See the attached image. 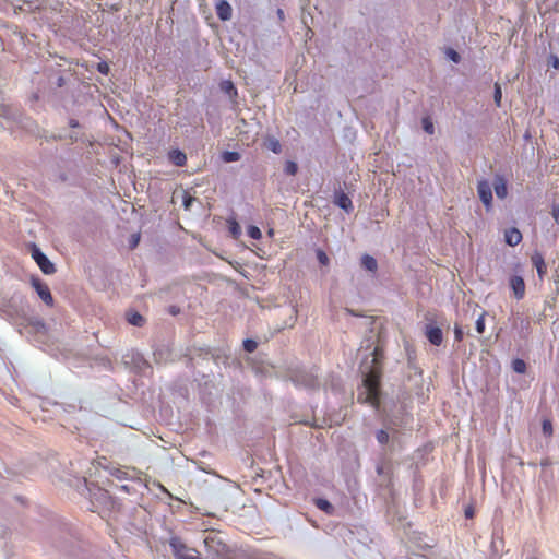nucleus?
Masks as SVG:
<instances>
[{
  "instance_id": "30",
  "label": "nucleus",
  "mask_w": 559,
  "mask_h": 559,
  "mask_svg": "<svg viewBox=\"0 0 559 559\" xmlns=\"http://www.w3.org/2000/svg\"><path fill=\"white\" fill-rule=\"evenodd\" d=\"M298 164L292 160L285 163L284 171L287 176H295L298 173Z\"/></svg>"
},
{
  "instance_id": "12",
  "label": "nucleus",
  "mask_w": 559,
  "mask_h": 559,
  "mask_svg": "<svg viewBox=\"0 0 559 559\" xmlns=\"http://www.w3.org/2000/svg\"><path fill=\"white\" fill-rule=\"evenodd\" d=\"M510 289L513 290L516 300L523 299L525 296V282L523 276L511 275L509 278Z\"/></svg>"
},
{
  "instance_id": "41",
  "label": "nucleus",
  "mask_w": 559,
  "mask_h": 559,
  "mask_svg": "<svg viewBox=\"0 0 559 559\" xmlns=\"http://www.w3.org/2000/svg\"><path fill=\"white\" fill-rule=\"evenodd\" d=\"M67 139H69V142L71 144L78 143L79 141H82V142L84 141V136L79 135L76 132H71L70 134H68Z\"/></svg>"
},
{
  "instance_id": "23",
  "label": "nucleus",
  "mask_w": 559,
  "mask_h": 559,
  "mask_svg": "<svg viewBox=\"0 0 559 559\" xmlns=\"http://www.w3.org/2000/svg\"><path fill=\"white\" fill-rule=\"evenodd\" d=\"M127 322H129L133 326L141 328L145 324V318L138 311H129L126 314Z\"/></svg>"
},
{
  "instance_id": "27",
  "label": "nucleus",
  "mask_w": 559,
  "mask_h": 559,
  "mask_svg": "<svg viewBox=\"0 0 559 559\" xmlns=\"http://www.w3.org/2000/svg\"><path fill=\"white\" fill-rule=\"evenodd\" d=\"M316 507L323 511L325 514H333L334 507L332 506L330 500L318 498L316 499Z\"/></svg>"
},
{
  "instance_id": "37",
  "label": "nucleus",
  "mask_w": 559,
  "mask_h": 559,
  "mask_svg": "<svg viewBox=\"0 0 559 559\" xmlns=\"http://www.w3.org/2000/svg\"><path fill=\"white\" fill-rule=\"evenodd\" d=\"M542 432H544L545 436H550L554 433V427H551L549 419H544V421H542Z\"/></svg>"
},
{
  "instance_id": "31",
  "label": "nucleus",
  "mask_w": 559,
  "mask_h": 559,
  "mask_svg": "<svg viewBox=\"0 0 559 559\" xmlns=\"http://www.w3.org/2000/svg\"><path fill=\"white\" fill-rule=\"evenodd\" d=\"M257 346L258 343L255 340L247 338L242 341V348H245V350L249 354H252L255 350Z\"/></svg>"
},
{
  "instance_id": "24",
  "label": "nucleus",
  "mask_w": 559,
  "mask_h": 559,
  "mask_svg": "<svg viewBox=\"0 0 559 559\" xmlns=\"http://www.w3.org/2000/svg\"><path fill=\"white\" fill-rule=\"evenodd\" d=\"M264 147L275 154H280L283 152V145L273 135H269L266 138V141H264Z\"/></svg>"
},
{
  "instance_id": "1",
  "label": "nucleus",
  "mask_w": 559,
  "mask_h": 559,
  "mask_svg": "<svg viewBox=\"0 0 559 559\" xmlns=\"http://www.w3.org/2000/svg\"><path fill=\"white\" fill-rule=\"evenodd\" d=\"M370 336L364 341L362 348L370 350V359L367 357L361 365L362 386L357 392V402L369 404L371 407L378 408L380 405V378L381 362L383 361V347L373 346L379 342V334L370 331Z\"/></svg>"
},
{
  "instance_id": "26",
  "label": "nucleus",
  "mask_w": 559,
  "mask_h": 559,
  "mask_svg": "<svg viewBox=\"0 0 559 559\" xmlns=\"http://www.w3.org/2000/svg\"><path fill=\"white\" fill-rule=\"evenodd\" d=\"M221 90L227 94L231 99L238 96V90L231 81H223L221 83Z\"/></svg>"
},
{
  "instance_id": "32",
  "label": "nucleus",
  "mask_w": 559,
  "mask_h": 559,
  "mask_svg": "<svg viewBox=\"0 0 559 559\" xmlns=\"http://www.w3.org/2000/svg\"><path fill=\"white\" fill-rule=\"evenodd\" d=\"M501 98H502L501 85H500V83H495L493 102H495L496 106H498V107L501 106Z\"/></svg>"
},
{
  "instance_id": "40",
  "label": "nucleus",
  "mask_w": 559,
  "mask_h": 559,
  "mask_svg": "<svg viewBox=\"0 0 559 559\" xmlns=\"http://www.w3.org/2000/svg\"><path fill=\"white\" fill-rule=\"evenodd\" d=\"M195 198L190 195L189 193H185L183 195V207L185 210H190L192 206V203L194 202Z\"/></svg>"
},
{
  "instance_id": "43",
  "label": "nucleus",
  "mask_w": 559,
  "mask_h": 559,
  "mask_svg": "<svg viewBox=\"0 0 559 559\" xmlns=\"http://www.w3.org/2000/svg\"><path fill=\"white\" fill-rule=\"evenodd\" d=\"M96 70H98L100 74L107 75L109 72V66L107 62H100L96 66Z\"/></svg>"
},
{
  "instance_id": "19",
  "label": "nucleus",
  "mask_w": 559,
  "mask_h": 559,
  "mask_svg": "<svg viewBox=\"0 0 559 559\" xmlns=\"http://www.w3.org/2000/svg\"><path fill=\"white\" fill-rule=\"evenodd\" d=\"M514 329L518 330L520 337L526 338L531 333V321L525 318H516Z\"/></svg>"
},
{
  "instance_id": "4",
  "label": "nucleus",
  "mask_w": 559,
  "mask_h": 559,
  "mask_svg": "<svg viewBox=\"0 0 559 559\" xmlns=\"http://www.w3.org/2000/svg\"><path fill=\"white\" fill-rule=\"evenodd\" d=\"M169 547L175 559H202L194 548L188 547L183 540L177 536H173L169 539Z\"/></svg>"
},
{
  "instance_id": "14",
  "label": "nucleus",
  "mask_w": 559,
  "mask_h": 559,
  "mask_svg": "<svg viewBox=\"0 0 559 559\" xmlns=\"http://www.w3.org/2000/svg\"><path fill=\"white\" fill-rule=\"evenodd\" d=\"M425 336L433 346H440L442 343V330L432 324L425 325Z\"/></svg>"
},
{
  "instance_id": "35",
  "label": "nucleus",
  "mask_w": 559,
  "mask_h": 559,
  "mask_svg": "<svg viewBox=\"0 0 559 559\" xmlns=\"http://www.w3.org/2000/svg\"><path fill=\"white\" fill-rule=\"evenodd\" d=\"M423 130L427 132L428 134H433V122L431 121V118L426 116L423 118Z\"/></svg>"
},
{
  "instance_id": "22",
  "label": "nucleus",
  "mask_w": 559,
  "mask_h": 559,
  "mask_svg": "<svg viewBox=\"0 0 559 559\" xmlns=\"http://www.w3.org/2000/svg\"><path fill=\"white\" fill-rule=\"evenodd\" d=\"M361 267L371 273H376L378 270V262L372 255L364 254L361 257Z\"/></svg>"
},
{
  "instance_id": "44",
  "label": "nucleus",
  "mask_w": 559,
  "mask_h": 559,
  "mask_svg": "<svg viewBox=\"0 0 559 559\" xmlns=\"http://www.w3.org/2000/svg\"><path fill=\"white\" fill-rule=\"evenodd\" d=\"M116 488L122 490L127 495H131L136 491L132 486L127 485V484L121 485V486H116Z\"/></svg>"
},
{
  "instance_id": "45",
  "label": "nucleus",
  "mask_w": 559,
  "mask_h": 559,
  "mask_svg": "<svg viewBox=\"0 0 559 559\" xmlns=\"http://www.w3.org/2000/svg\"><path fill=\"white\" fill-rule=\"evenodd\" d=\"M463 330L460 325H455L454 328V337H455V341L457 342H462L463 340Z\"/></svg>"
},
{
  "instance_id": "56",
  "label": "nucleus",
  "mask_w": 559,
  "mask_h": 559,
  "mask_svg": "<svg viewBox=\"0 0 559 559\" xmlns=\"http://www.w3.org/2000/svg\"><path fill=\"white\" fill-rule=\"evenodd\" d=\"M60 179H61L62 181H64V180H66V176H64V175H61V176H60Z\"/></svg>"
},
{
  "instance_id": "15",
  "label": "nucleus",
  "mask_w": 559,
  "mask_h": 559,
  "mask_svg": "<svg viewBox=\"0 0 559 559\" xmlns=\"http://www.w3.org/2000/svg\"><path fill=\"white\" fill-rule=\"evenodd\" d=\"M496 197L499 199H506L508 197V183L502 175H495L492 187Z\"/></svg>"
},
{
  "instance_id": "17",
  "label": "nucleus",
  "mask_w": 559,
  "mask_h": 559,
  "mask_svg": "<svg viewBox=\"0 0 559 559\" xmlns=\"http://www.w3.org/2000/svg\"><path fill=\"white\" fill-rule=\"evenodd\" d=\"M523 240V236L521 235L520 230L516 228H509L506 229V233H503V241L510 247L518 246Z\"/></svg>"
},
{
  "instance_id": "20",
  "label": "nucleus",
  "mask_w": 559,
  "mask_h": 559,
  "mask_svg": "<svg viewBox=\"0 0 559 559\" xmlns=\"http://www.w3.org/2000/svg\"><path fill=\"white\" fill-rule=\"evenodd\" d=\"M231 5L225 1L222 0L216 4V15L222 21H227L231 19Z\"/></svg>"
},
{
  "instance_id": "54",
  "label": "nucleus",
  "mask_w": 559,
  "mask_h": 559,
  "mask_svg": "<svg viewBox=\"0 0 559 559\" xmlns=\"http://www.w3.org/2000/svg\"><path fill=\"white\" fill-rule=\"evenodd\" d=\"M309 4V0H301V7H306Z\"/></svg>"
},
{
  "instance_id": "28",
  "label": "nucleus",
  "mask_w": 559,
  "mask_h": 559,
  "mask_svg": "<svg viewBox=\"0 0 559 559\" xmlns=\"http://www.w3.org/2000/svg\"><path fill=\"white\" fill-rule=\"evenodd\" d=\"M222 158L224 163H237L240 159V154L237 151H224Z\"/></svg>"
},
{
  "instance_id": "6",
  "label": "nucleus",
  "mask_w": 559,
  "mask_h": 559,
  "mask_svg": "<svg viewBox=\"0 0 559 559\" xmlns=\"http://www.w3.org/2000/svg\"><path fill=\"white\" fill-rule=\"evenodd\" d=\"M31 257L34 262L37 263L39 270L43 274L49 276L53 275L56 272V267L52 261L48 259V257L41 252L37 245L31 243Z\"/></svg>"
},
{
  "instance_id": "46",
  "label": "nucleus",
  "mask_w": 559,
  "mask_h": 559,
  "mask_svg": "<svg viewBox=\"0 0 559 559\" xmlns=\"http://www.w3.org/2000/svg\"><path fill=\"white\" fill-rule=\"evenodd\" d=\"M98 497H99L100 500H107V499H109V493H108L107 490L99 488L98 489Z\"/></svg>"
},
{
  "instance_id": "10",
  "label": "nucleus",
  "mask_w": 559,
  "mask_h": 559,
  "mask_svg": "<svg viewBox=\"0 0 559 559\" xmlns=\"http://www.w3.org/2000/svg\"><path fill=\"white\" fill-rule=\"evenodd\" d=\"M477 194L479 197L480 202L484 203L485 209H492V188L491 183L488 180H479L477 182Z\"/></svg>"
},
{
  "instance_id": "55",
  "label": "nucleus",
  "mask_w": 559,
  "mask_h": 559,
  "mask_svg": "<svg viewBox=\"0 0 559 559\" xmlns=\"http://www.w3.org/2000/svg\"><path fill=\"white\" fill-rule=\"evenodd\" d=\"M262 559H278L276 556L269 555Z\"/></svg>"
},
{
  "instance_id": "16",
  "label": "nucleus",
  "mask_w": 559,
  "mask_h": 559,
  "mask_svg": "<svg viewBox=\"0 0 559 559\" xmlns=\"http://www.w3.org/2000/svg\"><path fill=\"white\" fill-rule=\"evenodd\" d=\"M109 475L118 481H140V478L130 475V472L123 467H110Z\"/></svg>"
},
{
  "instance_id": "39",
  "label": "nucleus",
  "mask_w": 559,
  "mask_h": 559,
  "mask_svg": "<svg viewBox=\"0 0 559 559\" xmlns=\"http://www.w3.org/2000/svg\"><path fill=\"white\" fill-rule=\"evenodd\" d=\"M139 243H140V234H133L129 240L130 250L136 249Z\"/></svg>"
},
{
  "instance_id": "18",
  "label": "nucleus",
  "mask_w": 559,
  "mask_h": 559,
  "mask_svg": "<svg viewBox=\"0 0 559 559\" xmlns=\"http://www.w3.org/2000/svg\"><path fill=\"white\" fill-rule=\"evenodd\" d=\"M168 159L177 167H183L187 163V156L185 152L179 148L170 150L168 153Z\"/></svg>"
},
{
  "instance_id": "5",
  "label": "nucleus",
  "mask_w": 559,
  "mask_h": 559,
  "mask_svg": "<svg viewBox=\"0 0 559 559\" xmlns=\"http://www.w3.org/2000/svg\"><path fill=\"white\" fill-rule=\"evenodd\" d=\"M123 365L139 374H145L152 368L145 357L138 350H130L122 357Z\"/></svg>"
},
{
  "instance_id": "8",
  "label": "nucleus",
  "mask_w": 559,
  "mask_h": 559,
  "mask_svg": "<svg viewBox=\"0 0 559 559\" xmlns=\"http://www.w3.org/2000/svg\"><path fill=\"white\" fill-rule=\"evenodd\" d=\"M31 285H32L33 289L36 290V293L39 296L41 301H44L48 307L53 306V302H55L53 296L50 293L46 283L40 281V278L38 276H32Z\"/></svg>"
},
{
  "instance_id": "52",
  "label": "nucleus",
  "mask_w": 559,
  "mask_h": 559,
  "mask_svg": "<svg viewBox=\"0 0 559 559\" xmlns=\"http://www.w3.org/2000/svg\"><path fill=\"white\" fill-rule=\"evenodd\" d=\"M277 16H278V19L283 20L284 19V11L278 9L277 10Z\"/></svg>"
},
{
  "instance_id": "53",
  "label": "nucleus",
  "mask_w": 559,
  "mask_h": 559,
  "mask_svg": "<svg viewBox=\"0 0 559 559\" xmlns=\"http://www.w3.org/2000/svg\"><path fill=\"white\" fill-rule=\"evenodd\" d=\"M53 140H62V139H66V135H53L52 136Z\"/></svg>"
},
{
  "instance_id": "50",
  "label": "nucleus",
  "mask_w": 559,
  "mask_h": 559,
  "mask_svg": "<svg viewBox=\"0 0 559 559\" xmlns=\"http://www.w3.org/2000/svg\"><path fill=\"white\" fill-rule=\"evenodd\" d=\"M178 311H179V309H178L177 307H175V306H171V307H170V313H171L173 316H176V314L178 313Z\"/></svg>"
},
{
  "instance_id": "25",
  "label": "nucleus",
  "mask_w": 559,
  "mask_h": 559,
  "mask_svg": "<svg viewBox=\"0 0 559 559\" xmlns=\"http://www.w3.org/2000/svg\"><path fill=\"white\" fill-rule=\"evenodd\" d=\"M226 224H227V230H229L230 236L234 239H238L241 235V229H240V225L237 222V219L234 217H230L229 219L226 221Z\"/></svg>"
},
{
  "instance_id": "42",
  "label": "nucleus",
  "mask_w": 559,
  "mask_h": 559,
  "mask_svg": "<svg viewBox=\"0 0 559 559\" xmlns=\"http://www.w3.org/2000/svg\"><path fill=\"white\" fill-rule=\"evenodd\" d=\"M550 214H552L555 223L559 226V202H554L552 212H550Z\"/></svg>"
},
{
  "instance_id": "49",
  "label": "nucleus",
  "mask_w": 559,
  "mask_h": 559,
  "mask_svg": "<svg viewBox=\"0 0 559 559\" xmlns=\"http://www.w3.org/2000/svg\"><path fill=\"white\" fill-rule=\"evenodd\" d=\"M64 84V79L63 76H59L57 78V81H56V85L59 86V87H62Z\"/></svg>"
},
{
  "instance_id": "2",
  "label": "nucleus",
  "mask_w": 559,
  "mask_h": 559,
  "mask_svg": "<svg viewBox=\"0 0 559 559\" xmlns=\"http://www.w3.org/2000/svg\"><path fill=\"white\" fill-rule=\"evenodd\" d=\"M207 559H228L230 549L226 546L218 533L211 532L203 539Z\"/></svg>"
},
{
  "instance_id": "33",
  "label": "nucleus",
  "mask_w": 559,
  "mask_h": 559,
  "mask_svg": "<svg viewBox=\"0 0 559 559\" xmlns=\"http://www.w3.org/2000/svg\"><path fill=\"white\" fill-rule=\"evenodd\" d=\"M247 234H248V237H250V238H252L254 240H260L261 237H262L261 229H259L254 225H251V226L248 227Z\"/></svg>"
},
{
  "instance_id": "11",
  "label": "nucleus",
  "mask_w": 559,
  "mask_h": 559,
  "mask_svg": "<svg viewBox=\"0 0 559 559\" xmlns=\"http://www.w3.org/2000/svg\"><path fill=\"white\" fill-rule=\"evenodd\" d=\"M333 203L342 209L347 214L352 213L354 210L353 201L346 194V192L342 189H337L333 194Z\"/></svg>"
},
{
  "instance_id": "7",
  "label": "nucleus",
  "mask_w": 559,
  "mask_h": 559,
  "mask_svg": "<svg viewBox=\"0 0 559 559\" xmlns=\"http://www.w3.org/2000/svg\"><path fill=\"white\" fill-rule=\"evenodd\" d=\"M290 380L300 388L317 389L319 385L316 373L304 369L294 370L290 373Z\"/></svg>"
},
{
  "instance_id": "38",
  "label": "nucleus",
  "mask_w": 559,
  "mask_h": 559,
  "mask_svg": "<svg viewBox=\"0 0 559 559\" xmlns=\"http://www.w3.org/2000/svg\"><path fill=\"white\" fill-rule=\"evenodd\" d=\"M317 259H318V262L322 265H326L328 263H330V259L328 258V255L324 253L323 250L321 249H318L317 250Z\"/></svg>"
},
{
  "instance_id": "29",
  "label": "nucleus",
  "mask_w": 559,
  "mask_h": 559,
  "mask_svg": "<svg viewBox=\"0 0 559 559\" xmlns=\"http://www.w3.org/2000/svg\"><path fill=\"white\" fill-rule=\"evenodd\" d=\"M511 368H513L514 372L518 374H524L526 371V364L523 359H514L511 361Z\"/></svg>"
},
{
  "instance_id": "9",
  "label": "nucleus",
  "mask_w": 559,
  "mask_h": 559,
  "mask_svg": "<svg viewBox=\"0 0 559 559\" xmlns=\"http://www.w3.org/2000/svg\"><path fill=\"white\" fill-rule=\"evenodd\" d=\"M376 471L380 478V485L388 487L392 480V463L390 460L383 455V459L379 460Z\"/></svg>"
},
{
  "instance_id": "48",
  "label": "nucleus",
  "mask_w": 559,
  "mask_h": 559,
  "mask_svg": "<svg viewBox=\"0 0 559 559\" xmlns=\"http://www.w3.org/2000/svg\"><path fill=\"white\" fill-rule=\"evenodd\" d=\"M69 127H70L71 129H76V128H79V127H80V123H79V121H78L76 119L71 118V119L69 120Z\"/></svg>"
},
{
  "instance_id": "51",
  "label": "nucleus",
  "mask_w": 559,
  "mask_h": 559,
  "mask_svg": "<svg viewBox=\"0 0 559 559\" xmlns=\"http://www.w3.org/2000/svg\"><path fill=\"white\" fill-rule=\"evenodd\" d=\"M552 66L555 69H558L559 68V60L557 57H554V62H552Z\"/></svg>"
},
{
  "instance_id": "21",
  "label": "nucleus",
  "mask_w": 559,
  "mask_h": 559,
  "mask_svg": "<svg viewBox=\"0 0 559 559\" xmlns=\"http://www.w3.org/2000/svg\"><path fill=\"white\" fill-rule=\"evenodd\" d=\"M532 264L535 267V270H537V274H538L539 278H542L546 275L547 265H546L545 259L543 258L542 254L534 253V255H532Z\"/></svg>"
},
{
  "instance_id": "3",
  "label": "nucleus",
  "mask_w": 559,
  "mask_h": 559,
  "mask_svg": "<svg viewBox=\"0 0 559 559\" xmlns=\"http://www.w3.org/2000/svg\"><path fill=\"white\" fill-rule=\"evenodd\" d=\"M376 439L380 448H382L383 455L388 456L395 451V444L399 441V431L391 427L379 429L376 432Z\"/></svg>"
},
{
  "instance_id": "36",
  "label": "nucleus",
  "mask_w": 559,
  "mask_h": 559,
  "mask_svg": "<svg viewBox=\"0 0 559 559\" xmlns=\"http://www.w3.org/2000/svg\"><path fill=\"white\" fill-rule=\"evenodd\" d=\"M485 316L486 313L479 314L477 321H476V331L478 334H484L485 332Z\"/></svg>"
},
{
  "instance_id": "34",
  "label": "nucleus",
  "mask_w": 559,
  "mask_h": 559,
  "mask_svg": "<svg viewBox=\"0 0 559 559\" xmlns=\"http://www.w3.org/2000/svg\"><path fill=\"white\" fill-rule=\"evenodd\" d=\"M445 56L449 60H451L452 62H454L455 64L460 63L461 62V55L452 49V48H448L447 51H445Z\"/></svg>"
},
{
  "instance_id": "47",
  "label": "nucleus",
  "mask_w": 559,
  "mask_h": 559,
  "mask_svg": "<svg viewBox=\"0 0 559 559\" xmlns=\"http://www.w3.org/2000/svg\"><path fill=\"white\" fill-rule=\"evenodd\" d=\"M464 515H465V518H467V519H472V518H473V515H474V510H473V508H472V507H467V508H465V510H464Z\"/></svg>"
},
{
  "instance_id": "13",
  "label": "nucleus",
  "mask_w": 559,
  "mask_h": 559,
  "mask_svg": "<svg viewBox=\"0 0 559 559\" xmlns=\"http://www.w3.org/2000/svg\"><path fill=\"white\" fill-rule=\"evenodd\" d=\"M209 355L215 358V354L211 352L210 347H192L188 350V354H186V357L188 358L187 365L193 366L195 359L206 358Z\"/></svg>"
}]
</instances>
